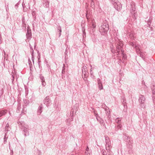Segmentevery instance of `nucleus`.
<instances>
[{
    "label": "nucleus",
    "mask_w": 155,
    "mask_h": 155,
    "mask_svg": "<svg viewBox=\"0 0 155 155\" xmlns=\"http://www.w3.org/2000/svg\"><path fill=\"white\" fill-rule=\"evenodd\" d=\"M116 45L117 50V53L119 54L120 52L123 54L124 52V50L122 49V47L123 45V44L122 42L119 40L118 42L116 43L115 44Z\"/></svg>",
    "instance_id": "1"
},
{
    "label": "nucleus",
    "mask_w": 155,
    "mask_h": 155,
    "mask_svg": "<svg viewBox=\"0 0 155 155\" xmlns=\"http://www.w3.org/2000/svg\"><path fill=\"white\" fill-rule=\"evenodd\" d=\"M112 3L113 4L114 7L117 11L121 10V6L120 3L117 0H112Z\"/></svg>",
    "instance_id": "2"
},
{
    "label": "nucleus",
    "mask_w": 155,
    "mask_h": 155,
    "mask_svg": "<svg viewBox=\"0 0 155 155\" xmlns=\"http://www.w3.org/2000/svg\"><path fill=\"white\" fill-rule=\"evenodd\" d=\"M109 30L108 25L104 23L102 25L99 29L100 32L106 33Z\"/></svg>",
    "instance_id": "3"
},
{
    "label": "nucleus",
    "mask_w": 155,
    "mask_h": 155,
    "mask_svg": "<svg viewBox=\"0 0 155 155\" xmlns=\"http://www.w3.org/2000/svg\"><path fill=\"white\" fill-rule=\"evenodd\" d=\"M105 140L106 149L107 151H110L111 147L110 141L109 137H105Z\"/></svg>",
    "instance_id": "4"
},
{
    "label": "nucleus",
    "mask_w": 155,
    "mask_h": 155,
    "mask_svg": "<svg viewBox=\"0 0 155 155\" xmlns=\"http://www.w3.org/2000/svg\"><path fill=\"white\" fill-rule=\"evenodd\" d=\"M22 129L23 130L24 133V135L25 136L29 135V133L28 131V127L27 125L22 126Z\"/></svg>",
    "instance_id": "5"
},
{
    "label": "nucleus",
    "mask_w": 155,
    "mask_h": 155,
    "mask_svg": "<svg viewBox=\"0 0 155 155\" xmlns=\"http://www.w3.org/2000/svg\"><path fill=\"white\" fill-rule=\"evenodd\" d=\"M26 36L27 39L30 40L31 38V30L28 28Z\"/></svg>",
    "instance_id": "6"
},
{
    "label": "nucleus",
    "mask_w": 155,
    "mask_h": 155,
    "mask_svg": "<svg viewBox=\"0 0 155 155\" xmlns=\"http://www.w3.org/2000/svg\"><path fill=\"white\" fill-rule=\"evenodd\" d=\"M145 97L143 95H141L140 97L139 101V102L141 103V105L143 104L145 101Z\"/></svg>",
    "instance_id": "7"
},
{
    "label": "nucleus",
    "mask_w": 155,
    "mask_h": 155,
    "mask_svg": "<svg viewBox=\"0 0 155 155\" xmlns=\"http://www.w3.org/2000/svg\"><path fill=\"white\" fill-rule=\"evenodd\" d=\"M140 45H135V48L136 49V52L137 54H139L141 51H140Z\"/></svg>",
    "instance_id": "8"
},
{
    "label": "nucleus",
    "mask_w": 155,
    "mask_h": 155,
    "mask_svg": "<svg viewBox=\"0 0 155 155\" xmlns=\"http://www.w3.org/2000/svg\"><path fill=\"white\" fill-rule=\"evenodd\" d=\"M40 77L42 82V85L43 86H45L46 85V83L45 82V79L44 77L40 75Z\"/></svg>",
    "instance_id": "9"
},
{
    "label": "nucleus",
    "mask_w": 155,
    "mask_h": 155,
    "mask_svg": "<svg viewBox=\"0 0 155 155\" xmlns=\"http://www.w3.org/2000/svg\"><path fill=\"white\" fill-rule=\"evenodd\" d=\"M44 103L47 107L48 105V96L46 97L44 100Z\"/></svg>",
    "instance_id": "10"
},
{
    "label": "nucleus",
    "mask_w": 155,
    "mask_h": 155,
    "mask_svg": "<svg viewBox=\"0 0 155 155\" xmlns=\"http://www.w3.org/2000/svg\"><path fill=\"white\" fill-rule=\"evenodd\" d=\"M6 110L0 111V117L5 115L6 113Z\"/></svg>",
    "instance_id": "11"
},
{
    "label": "nucleus",
    "mask_w": 155,
    "mask_h": 155,
    "mask_svg": "<svg viewBox=\"0 0 155 155\" xmlns=\"http://www.w3.org/2000/svg\"><path fill=\"white\" fill-rule=\"evenodd\" d=\"M42 107L41 106H39L38 111V113L39 114H40L42 112Z\"/></svg>",
    "instance_id": "12"
},
{
    "label": "nucleus",
    "mask_w": 155,
    "mask_h": 155,
    "mask_svg": "<svg viewBox=\"0 0 155 155\" xmlns=\"http://www.w3.org/2000/svg\"><path fill=\"white\" fill-rule=\"evenodd\" d=\"M140 54V56L143 58L144 59L145 58V54L144 53L141 52L139 54Z\"/></svg>",
    "instance_id": "13"
},
{
    "label": "nucleus",
    "mask_w": 155,
    "mask_h": 155,
    "mask_svg": "<svg viewBox=\"0 0 155 155\" xmlns=\"http://www.w3.org/2000/svg\"><path fill=\"white\" fill-rule=\"evenodd\" d=\"M58 32H59V37H60L61 35V27L60 26H59L57 28Z\"/></svg>",
    "instance_id": "14"
},
{
    "label": "nucleus",
    "mask_w": 155,
    "mask_h": 155,
    "mask_svg": "<svg viewBox=\"0 0 155 155\" xmlns=\"http://www.w3.org/2000/svg\"><path fill=\"white\" fill-rule=\"evenodd\" d=\"M115 121L118 124H121V120L120 119L118 118L116 119Z\"/></svg>",
    "instance_id": "15"
},
{
    "label": "nucleus",
    "mask_w": 155,
    "mask_h": 155,
    "mask_svg": "<svg viewBox=\"0 0 155 155\" xmlns=\"http://www.w3.org/2000/svg\"><path fill=\"white\" fill-rule=\"evenodd\" d=\"M98 88L100 90H101L103 89V87L102 86V83L98 84Z\"/></svg>",
    "instance_id": "16"
},
{
    "label": "nucleus",
    "mask_w": 155,
    "mask_h": 155,
    "mask_svg": "<svg viewBox=\"0 0 155 155\" xmlns=\"http://www.w3.org/2000/svg\"><path fill=\"white\" fill-rule=\"evenodd\" d=\"M84 74H84V77L86 78L87 77L88 74V73L87 70L85 71H84Z\"/></svg>",
    "instance_id": "17"
},
{
    "label": "nucleus",
    "mask_w": 155,
    "mask_h": 155,
    "mask_svg": "<svg viewBox=\"0 0 155 155\" xmlns=\"http://www.w3.org/2000/svg\"><path fill=\"white\" fill-rule=\"evenodd\" d=\"M91 7L92 8H95V5H94V3L93 2V1H92V2L91 3Z\"/></svg>",
    "instance_id": "18"
},
{
    "label": "nucleus",
    "mask_w": 155,
    "mask_h": 155,
    "mask_svg": "<svg viewBox=\"0 0 155 155\" xmlns=\"http://www.w3.org/2000/svg\"><path fill=\"white\" fill-rule=\"evenodd\" d=\"M87 67L85 66H83L82 68V74H84V71L87 70Z\"/></svg>",
    "instance_id": "19"
},
{
    "label": "nucleus",
    "mask_w": 155,
    "mask_h": 155,
    "mask_svg": "<svg viewBox=\"0 0 155 155\" xmlns=\"http://www.w3.org/2000/svg\"><path fill=\"white\" fill-rule=\"evenodd\" d=\"M130 37L132 39L134 37V35L133 33L132 32L130 33V34L129 35Z\"/></svg>",
    "instance_id": "20"
},
{
    "label": "nucleus",
    "mask_w": 155,
    "mask_h": 155,
    "mask_svg": "<svg viewBox=\"0 0 155 155\" xmlns=\"http://www.w3.org/2000/svg\"><path fill=\"white\" fill-rule=\"evenodd\" d=\"M6 135H7V133H5V134L4 137V143H5L6 142V140L8 138V137H6Z\"/></svg>",
    "instance_id": "21"
},
{
    "label": "nucleus",
    "mask_w": 155,
    "mask_h": 155,
    "mask_svg": "<svg viewBox=\"0 0 155 155\" xmlns=\"http://www.w3.org/2000/svg\"><path fill=\"white\" fill-rule=\"evenodd\" d=\"M21 109V106L20 104H19L18 105L17 111L19 112L20 111Z\"/></svg>",
    "instance_id": "22"
},
{
    "label": "nucleus",
    "mask_w": 155,
    "mask_h": 155,
    "mask_svg": "<svg viewBox=\"0 0 155 155\" xmlns=\"http://www.w3.org/2000/svg\"><path fill=\"white\" fill-rule=\"evenodd\" d=\"M25 18L24 17L22 18V23L23 24V26H24V25L25 26V27L26 28L25 25H26L25 23Z\"/></svg>",
    "instance_id": "23"
},
{
    "label": "nucleus",
    "mask_w": 155,
    "mask_h": 155,
    "mask_svg": "<svg viewBox=\"0 0 155 155\" xmlns=\"http://www.w3.org/2000/svg\"><path fill=\"white\" fill-rule=\"evenodd\" d=\"M29 47H30V49H31L30 52L32 53V54H33V51H34L33 50V48H32L31 46V45L30 44H29Z\"/></svg>",
    "instance_id": "24"
},
{
    "label": "nucleus",
    "mask_w": 155,
    "mask_h": 155,
    "mask_svg": "<svg viewBox=\"0 0 155 155\" xmlns=\"http://www.w3.org/2000/svg\"><path fill=\"white\" fill-rule=\"evenodd\" d=\"M8 127H9V125L7 124L5 127V130L7 131H8L9 130L8 129Z\"/></svg>",
    "instance_id": "25"
},
{
    "label": "nucleus",
    "mask_w": 155,
    "mask_h": 155,
    "mask_svg": "<svg viewBox=\"0 0 155 155\" xmlns=\"http://www.w3.org/2000/svg\"><path fill=\"white\" fill-rule=\"evenodd\" d=\"M103 155H106L107 154L106 151L104 150H103L101 151Z\"/></svg>",
    "instance_id": "26"
},
{
    "label": "nucleus",
    "mask_w": 155,
    "mask_h": 155,
    "mask_svg": "<svg viewBox=\"0 0 155 155\" xmlns=\"http://www.w3.org/2000/svg\"><path fill=\"white\" fill-rule=\"evenodd\" d=\"M121 127L122 126L121 125V124H118V125L117 126V128L118 129H121Z\"/></svg>",
    "instance_id": "27"
},
{
    "label": "nucleus",
    "mask_w": 155,
    "mask_h": 155,
    "mask_svg": "<svg viewBox=\"0 0 155 155\" xmlns=\"http://www.w3.org/2000/svg\"><path fill=\"white\" fill-rule=\"evenodd\" d=\"M90 151L89 152L88 151H85V154L86 155H90Z\"/></svg>",
    "instance_id": "28"
},
{
    "label": "nucleus",
    "mask_w": 155,
    "mask_h": 155,
    "mask_svg": "<svg viewBox=\"0 0 155 155\" xmlns=\"http://www.w3.org/2000/svg\"><path fill=\"white\" fill-rule=\"evenodd\" d=\"M19 0V1H18V3L16 5H15V8L17 9L18 7V5L19 4V2H20V0Z\"/></svg>",
    "instance_id": "29"
},
{
    "label": "nucleus",
    "mask_w": 155,
    "mask_h": 155,
    "mask_svg": "<svg viewBox=\"0 0 155 155\" xmlns=\"http://www.w3.org/2000/svg\"><path fill=\"white\" fill-rule=\"evenodd\" d=\"M92 26L93 28H94L96 27V25L93 22L92 23Z\"/></svg>",
    "instance_id": "30"
},
{
    "label": "nucleus",
    "mask_w": 155,
    "mask_h": 155,
    "mask_svg": "<svg viewBox=\"0 0 155 155\" xmlns=\"http://www.w3.org/2000/svg\"><path fill=\"white\" fill-rule=\"evenodd\" d=\"M65 67V66L64 64L63 66V67L62 70V73H63V72H65V71H64Z\"/></svg>",
    "instance_id": "31"
},
{
    "label": "nucleus",
    "mask_w": 155,
    "mask_h": 155,
    "mask_svg": "<svg viewBox=\"0 0 155 155\" xmlns=\"http://www.w3.org/2000/svg\"><path fill=\"white\" fill-rule=\"evenodd\" d=\"M97 83L98 84L99 83H102L101 82V80L99 78H98L97 79Z\"/></svg>",
    "instance_id": "32"
},
{
    "label": "nucleus",
    "mask_w": 155,
    "mask_h": 155,
    "mask_svg": "<svg viewBox=\"0 0 155 155\" xmlns=\"http://www.w3.org/2000/svg\"><path fill=\"white\" fill-rule=\"evenodd\" d=\"M85 29L84 28H82V31L83 32V34H84V35H85Z\"/></svg>",
    "instance_id": "33"
},
{
    "label": "nucleus",
    "mask_w": 155,
    "mask_h": 155,
    "mask_svg": "<svg viewBox=\"0 0 155 155\" xmlns=\"http://www.w3.org/2000/svg\"><path fill=\"white\" fill-rule=\"evenodd\" d=\"M130 45L133 47L135 45L134 44L133 42H130Z\"/></svg>",
    "instance_id": "34"
},
{
    "label": "nucleus",
    "mask_w": 155,
    "mask_h": 155,
    "mask_svg": "<svg viewBox=\"0 0 155 155\" xmlns=\"http://www.w3.org/2000/svg\"><path fill=\"white\" fill-rule=\"evenodd\" d=\"M85 151H88L89 152L90 151L88 147H87L86 148Z\"/></svg>",
    "instance_id": "35"
},
{
    "label": "nucleus",
    "mask_w": 155,
    "mask_h": 155,
    "mask_svg": "<svg viewBox=\"0 0 155 155\" xmlns=\"http://www.w3.org/2000/svg\"><path fill=\"white\" fill-rule=\"evenodd\" d=\"M24 103H25L26 105L25 106H26L27 104H28V102L27 101H24Z\"/></svg>",
    "instance_id": "36"
},
{
    "label": "nucleus",
    "mask_w": 155,
    "mask_h": 155,
    "mask_svg": "<svg viewBox=\"0 0 155 155\" xmlns=\"http://www.w3.org/2000/svg\"><path fill=\"white\" fill-rule=\"evenodd\" d=\"M121 54L123 55V58H124L125 59V55L124 54V53H123V54H122L121 53Z\"/></svg>",
    "instance_id": "37"
},
{
    "label": "nucleus",
    "mask_w": 155,
    "mask_h": 155,
    "mask_svg": "<svg viewBox=\"0 0 155 155\" xmlns=\"http://www.w3.org/2000/svg\"><path fill=\"white\" fill-rule=\"evenodd\" d=\"M86 18H87V19H88V16H87V13H86Z\"/></svg>",
    "instance_id": "38"
},
{
    "label": "nucleus",
    "mask_w": 155,
    "mask_h": 155,
    "mask_svg": "<svg viewBox=\"0 0 155 155\" xmlns=\"http://www.w3.org/2000/svg\"><path fill=\"white\" fill-rule=\"evenodd\" d=\"M12 78H13V80H14V76L12 75Z\"/></svg>",
    "instance_id": "39"
},
{
    "label": "nucleus",
    "mask_w": 155,
    "mask_h": 155,
    "mask_svg": "<svg viewBox=\"0 0 155 155\" xmlns=\"http://www.w3.org/2000/svg\"><path fill=\"white\" fill-rule=\"evenodd\" d=\"M153 92V94H154V93H155V91H153V92Z\"/></svg>",
    "instance_id": "40"
},
{
    "label": "nucleus",
    "mask_w": 155,
    "mask_h": 155,
    "mask_svg": "<svg viewBox=\"0 0 155 155\" xmlns=\"http://www.w3.org/2000/svg\"><path fill=\"white\" fill-rule=\"evenodd\" d=\"M129 147L130 148H131L132 146H130Z\"/></svg>",
    "instance_id": "41"
},
{
    "label": "nucleus",
    "mask_w": 155,
    "mask_h": 155,
    "mask_svg": "<svg viewBox=\"0 0 155 155\" xmlns=\"http://www.w3.org/2000/svg\"><path fill=\"white\" fill-rule=\"evenodd\" d=\"M92 68H91V71H92Z\"/></svg>",
    "instance_id": "42"
},
{
    "label": "nucleus",
    "mask_w": 155,
    "mask_h": 155,
    "mask_svg": "<svg viewBox=\"0 0 155 155\" xmlns=\"http://www.w3.org/2000/svg\"><path fill=\"white\" fill-rule=\"evenodd\" d=\"M35 42H34V46L35 47Z\"/></svg>",
    "instance_id": "43"
},
{
    "label": "nucleus",
    "mask_w": 155,
    "mask_h": 155,
    "mask_svg": "<svg viewBox=\"0 0 155 155\" xmlns=\"http://www.w3.org/2000/svg\"><path fill=\"white\" fill-rule=\"evenodd\" d=\"M133 10H132V11H133ZM133 11L132 12H133ZM131 12L132 13V14H133V12Z\"/></svg>",
    "instance_id": "44"
},
{
    "label": "nucleus",
    "mask_w": 155,
    "mask_h": 155,
    "mask_svg": "<svg viewBox=\"0 0 155 155\" xmlns=\"http://www.w3.org/2000/svg\"><path fill=\"white\" fill-rule=\"evenodd\" d=\"M22 5L23 7L24 8V5H23V4H22Z\"/></svg>",
    "instance_id": "45"
},
{
    "label": "nucleus",
    "mask_w": 155,
    "mask_h": 155,
    "mask_svg": "<svg viewBox=\"0 0 155 155\" xmlns=\"http://www.w3.org/2000/svg\"><path fill=\"white\" fill-rule=\"evenodd\" d=\"M32 60L33 61V62H34V61H33V60L32 58Z\"/></svg>",
    "instance_id": "46"
},
{
    "label": "nucleus",
    "mask_w": 155,
    "mask_h": 155,
    "mask_svg": "<svg viewBox=\"0 0 155 155\" xmlns=\"http://www.w3.org/2000/svg\"><path fill=\"white\" fill-rule=\"evenodd\" d=\"M91 67H92V66L91 65H90Z\"/></svg>",
    "instance_id": "47"
},
{
    "label": "nucleus",
    "mask_w": 155,
    "mask_h": 155,
    "mask_svg": "<svg viewBox=\"0 0 155 155\" xmlns=\"http://www.w3.org/2000/svg\"><path fill=\"white\" fill-rule=\"evenodd\" d=\"M91 1H93L94 0H91Z\"/></svg>",
    "instance_id": "48"
}]
</instances>
